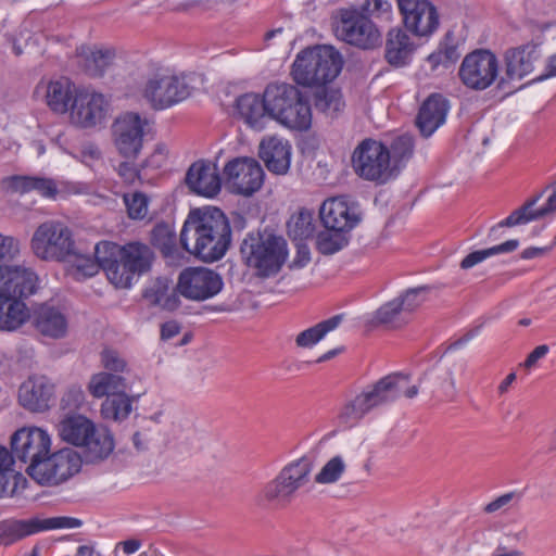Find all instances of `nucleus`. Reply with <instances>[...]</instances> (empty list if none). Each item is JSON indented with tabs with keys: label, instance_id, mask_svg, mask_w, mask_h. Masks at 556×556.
Instances as JSON below:
<instances>
[{
	"label": "nucleus",
	"instance_id": "2f4dec72",
	"mask_svg": "<svg viewBox=\"0 0 556 556\" xmlns=\"http://www.w3.org/2000/svg\"><path fill=\"white\" fill-rule=\"evenodd\" d=\"M312 470L313 462L311 458L302 457L285 466L277 476L295 496L298 490L309 481Z\"/></svg>",
	"mask_w": 556,
	"mask_h": 556
},
{
	"label": "nucleus",
	"instance_id": "f257e3e1",
	"mask_svg": "<svg viewBox=\"0 0 556 556\" xmlns=\"http://www.w3.org/2000/svg\"><path fill=\"white\" fill-rule=\"evenodd\" d=\"M231 243V227L224 212L205 206L191 210L180 231V244L205 263L219 261Z\"/></svg>",
	"mask_w": 556,
	"mask_h": 556
},
{
	"label": "nucleus",
	"instance_id": "680f3d73",
	"mask_svg": "<svg viewBox=\"0 0 556 556\" xmlns=\"http://www.w3.org/2000/svg\"><path fill=\"white\" fill-rule=\"evenodd\" d=\"M169 150L165 143H157L153 152L147 157L146 166L153 169L162 168L168 159Z\"/></svg>",
	"mask_w": 556,
	"mask_h": 556
},
{
	"label": "nucleus",
	"instance_id": "37998d69",
	"mask_svg": "<svg viewBox=\"0 0 556 556\" xmlns=\"http://www.w3.org/2000/svg\"><path fill=\"white\" fill-rule=\"evenodd\" d=\"M288 235L294 241H304L313 237L315 232L314 213L307 208H301L293 214L287 224Z\"/></svg>",
	"mask_w": 556,
	"mask_h": 556
},
{
	"label": "nucleus",
	"instance_id": "4be33fe9",
	"mask_svg": "<svg viewBox=\"0 0 556 556\" xmlns=\"http://www.w3.org/2000/svg\"><path fill=\"white\" fill-rule=\"evenodd\" d=\"M185 182L193 193L205 198L215 197L222 187L217 168L205 161H197L191 164L187 170Z\"/></svg>",
	"mask_w": 556,
	"mask_h": 556
},
{
	"label": "nucleus",
	"instance_id": "c9c22d12",
	"mask_svg": "<svg viewBox=\"0 0 556 556\" xmlns=\"http://www.w3.org/2000/svg\"><path fill=\"white\" fill-rule=\"evenodd\" d=\"M410 321L405 309L396 299H393L381 305L372 315L370 324L372 326H383L388 329H399Z\"/></svg>",
	"mask_w": 556,
	"mask_h": 556
},
{
	"label": "nucleus",
	"instance_id": "58836bf2",
	"mask_svg": "<svg viewBox=\"0 0 556 556\" xmlns=\"http://www.w3.org/2000/svg\"><path fill=\"white\" fill-rule=\"evenodd\" d=\"M29 318V312L23 299L0 301V329L15 330Z\"/></svg>",
	"mask_w": 556,
	"mask_h": 556
},
{
	"label": "nucleus",
	"instance_id": "473e14b6",
	"mask_svg": "<svg viewBox=\"0 0 556 556\" xmlns=\"http://www.w3.org/2000/svg\"><path fill=\"white\" fill-rule=\"evenodd\" d=\"M143 298L152 305L160 306L166 311L176 309L180 300L175 290L169 287L166 278H157L143 292Z\"/></svg>",
	"mask_w": 556,
	"mask_h": 556
},
{
	"label": "nucleus",
	"instance_id": "79ce46f5",
	"mask_svg": "<svg viewBox=\"0 0 556 556\" xmlns=\"http://www.w3.org/2000/svg\"><path fill=\"white\" fill-rule=\"evenodd\" d=\"M132 409V397L126 391L106 397L101 405V415L106 420L122 421Z\"/></svg>",
	"mask_w": 556,
	"mask_h": 556
},
{
	"label": "nucleus",
	"instance_id": "b1692460",
	"mask_svg": "<svg viewBox=\"0 0 556 556\" xmlns=\"http://www.w3.org/2000/svg\"><path fill=\"white\" fill-rule=\"evenodd\" d=\"M538 45L527 43L513 48L505 53V75L509 80H520L534 70V64L541 59Z\"/></svg>",
	"mask_w": 556,
	"mask_h": 556
},
{
	"label": "nucleus",
	"instance_id": "423d86ee",
	"mask_svg": "<svg viewBox=\"0 0 556 556\" xmlns=\"http://www.w3.org/2000/svg\"><path fill=\"white\" fill-rule=\"evenodd\" d=\"M351 164L359 178L378 185L386 184L396 176L389 147L375 139H364L357 144L352 153Z\"/></svg>",
	"mask_w": 556,
	"mask_h": 556
},
{
	"label": "nucleus",
	"instance_id": "3c124183",
	"mask_svg": "<svg viewBox=\"0 0 556 556\" xmlns=\"http://www.w3.org/2000/svg\"><path fill=\"white\" fill-rule=\"evenodd\" d=\"M122 248L119 244L111 241H101L94 247V258L99 266L106 271L112 264L121 258Z\"/></svg>",
	"mask_w": 556,
	"mask_h": 556
},
{
	"label": "nucleus",
	"instance_id": "f704fd0d",
	"mask_svg": "<svg viewBox=\"0 0 556 556\" xmlns=\"http://www.w3.org/2000/svg\"><path fill=\"white\" fill-rule=\"evenodd\" d=\"M153 257L152 250L144 243L129 242L122 248L121 258L138 276L150 269Z\"/></svg>",
	"mask_w": 556,
	"mask_h": 556
},
{
	"label": "nucleus",
	"instance_id": "864d4df0",
	"mask_svg": "<svg viewBox=\"0 0 556 556\" xmlns=\"http://www.w3.org/2000/svg\"><path fill=\"white\" fill-rule=\"evenodd\" d=\"M108 279L116 288H129L132 285L134 271L126 266L123 258L115 261L105 271Z\"/></svg>",
	"mask_w": 556,
	"mask_h": 556
},
{
	"label": "nucleus",
	"instance_id": "e433bc0d",
	"mask_svg": "<svg viewBox=\"0 0 556 556\" xmlns=\"http://www.w3.org/2000/svg\"><path fill=\"white\" fill-rule=\"evenodd\" d=\"M0 544L8 546L14 542L40 532L38 518L29 520H5L0 523Z\"/></svg>",
	"mask_w": 556,
	"mask_h": 556
},
{
	"label": "nucleus",
	"instance_id": "774afa93",
	"mask_svg": "<svg viewBox=\"0 0 556 556\" xmlns=\"http://www.w3.org/2000/svg\"><path fill=\"white\" fill-rule=\"evenodd\" d=\"M117 174L127 185H132L138 179V172L135 166L128 162H122L117 167Z\"/></svg>",
	"mask_w": 556,
	"mask_h": 556
},
{
	"label": "nucleus",
	"instance_id": "338daca9",
	"mask_svg": "<svg viewBox=\"0 0 556 556\" xmlns=\"http://www.w3.org/2000/svg\"><path fill=\"white\" fill-rule=\"evenodd\" d=\"M34 176H13L10 178V187L20 193L33 191Z\"/></svg>",
	"mask_w": 556,
	"mask_h": 556
},
{
	"label": "nucleus",
	"instance_id": "20e7f679",
	"mask_svg": "<svg viewBox=\"0 0 556 556\" xmlns=\"http://www.w3.org/2000/svg\"><path fill=\"white\" fill-rule=\"evenodd\" d=\"M341 54L330 46H315L302 50L292 64L293 80L304 87H323L341 72Z\"/></svg>",
	"mask_w": 556,
	"mask_h": 556
},
{
	"label": "nucleus",
	"instance_id": "6ab92c4d",
	"mask_svg": "<svg viewBox=\"0 0 556 556\" xmlns=\"http://www.w3.org/2000/svg\"><path fill=\"white\" fill-rule=\"evenodd\" d=\"M109 103L103 94L91 91H78L71 109V121L81 128H91L101 124L106 116Z\"/></svg>",
	"mask_w": 556,
	"mask_h": 556
},
{
	"label": "nucleus",
	"instance_id": "a211bd4d",
	"mask_svg": "<svg viewBox=\"0 0 556 556\" xmlns=\"http://www.w3.org/2000/svg\"><path fill=\"white\" fill-rule=\"evenodd\" d=\"M37 275L24 266L0 265V301L27 298L36 292Z\"/></svg>",
	"mask_w": 556,
	"mask_h": 556
},
{
	"label": "nucleus",
	"instance_id": "f03ea898",
	"mask_svg": "<svg viewBox=\"0 0 556 556\" xmlns=\"http://www.w3.org/2000/svg\"><path fill=\"white\" fill-rule=\"evenodd\" d=\"M407 383L408 376L403 374L381 378L343 405L339 414L340 422L353 427L372 409L394 402L402 394L407 399L415 397L418 394V387H407Z\"/></svg>",
	"mask_w": 556,
	"mask_h": 556
},
{
	"label": "nucleus",
	"instance_id": "9b49d317",
	"mask_svg": "<svg viewBox=\"0 0 556 556\" xmlns=\"http://www.w3.org/2000/svg\"><path fill=\"white\" fill-rule=\"evenodd\" d=\"M80 467V455L75 450L65 447L49 453L41 465H35L31 479L41 485H58L76 475Z\"/></svg>",
	"mask_w": 556,
	"mask_h": 556
},
{
	"label": "nucleus",
	"instance_id": "72a5a7b5",
	"mask_svg": "<svg viewBox=\"0 0 556 556\" xmlns=\"http://www.w3.org/2000/svg\"><path fill=\"white\" fill-rule=\"evenodd\" d=\"M126 379L117 374L102 371L93 375L88 383V390L93 397H110L126 391Z\"/></svg>",
	"mask_w": 556,
	"mask_h": 556
},
{
	"label": "nucleus",
	"instance_id": "39448f33",
	"mask_svg": "<svg viewBox=\"0 0 556 556\" xmlns=\"http://www.w3.org/2000/svg\"><path fill=\"white\" fill-rule=\"evenodd\" d=\"M242 258L258 276L277 274L288 256L287 242L277 236L249 235L241 244Z\"/></svg>",
	"mask_w": 556,
	"mask_h": 556
},
{
	"label": "nucleus",
	"instance_id": "7ed1b4c3",
	"mask_svg": "<svg viewBox=\"0 0 556 556\" xmlns=\"http://www.w3.org/2000/svg\"><path fill=\"white\" fill-rule=\"evenodd\" d=\"M268 117L295 130H306L312 124V112L301 91L288 83H270L265 88Z\"/></svg>",
	"mask_w": 556,
	"mask_h": 556
},
{
	"label": "nucleus",
	"instance_id": "412c9836",
	"mask_svg": "<svg viewBox=\"0 0 556 556\" xmlns=\"http://www.w3.org/2000/svg\"><path fill=\"white\" fill-rule=\"evenodd\" d=\"M450 101L441 93H431L421 103L416 117V126L424 137H430L445 121Z\"/></svg>",
	"mask_w": 556,
	"mask_h": 556
},
{
	"label": "nucleus",
	"instance_id": "bb28decb",
	"mask_svg": "<svg viewBox=\"0 0 556 556\" xmlns=\"http://www.w3.org/2000/svg\"><path fill=\"white\" fill-rule=\"evenodd\" d=\"M291 146L277 137L264 139L260 146V157L269 172L281 175L290 167Z\"/></svg>",
	"mask_w": 556,
	"mask_h": 556
},
{
	"label": "nucleus",
	"instance_id": "13d9d810",
	"mask_svg": "<svg viewBox=\"0 0 556 556\" xmlns=\"http://www.w3.org/2000/svg\"><path fill=\"white\" fill-rule=\"evenodd\" d=\"M68 262H74L77 271L85 277L97 275L101 268L96 258L93 260L90 256L78 254L76 250L75 255H73Z\"/></svg>",
	"mask_w": 556,
	"mask_h": 556
},
{
	"label": "nucleus",
	"instance_id": "bf43d9fd",
	"mask_svg": "<svg viewBox=\"0 0 556 556\" xmlns=\"http://www.w3.org/2000/svg\"><path fill=\"white\" fill-rule=\"evenodd\" d=\"M217 5L216 0H187L176 7V11L199 14L213 10Z\"/></svg>",
	"mask_w": 556,
	"mask_h": 556
},
{
	"label": "nucleus",
	"instance_id": "8fccbe9b",
	"mask_svg": "<svg viewBox=\"0 0 556 556\" xmlns=\"http://www.w3.org/2000/svg\"><path fill=\"white\" fill-rule=\"evenodd\" d=\"M346 469L342 456L337 455L330 458L315 476V482L318 484H332L339 481Z\"/></svg>",
	"mask_w": 556,
	"mask_h": 556
},
{
	"label": "nucleus",
	"instance_id": "0e129e2a",
	"mask_svg": "<svg viewBox=\"0 0 556 556\" xmlns=\"http://www.w3.org/2000/svg\"><path fill=\"white\" fill-rule=\"evenodd\" d=\"M438 49L447 60V63H454L459 58L457 45L452 33H447L443 40L440 42Z\"/></svg>",
	"mask_w": 556,
	"mask_h": 556
},
{
	"label": "nucleus",
	"instance_id": "ea45409f",
	"mask_svg": "<svg viewBox=\"0 0 556 556\" xmlns=\"http://www.w3.org/2000/svg\"><path fill=\"white\" fill-rule=\"evenodd\" d=\"M342 320L343 314H338L301 331L295 338L296 345L299 348H312L323 340L327 333L337 329Z\"/></svg>",
	"mask_w": 556,
	"mask_h": 556
},
{
	"label": "nucleus",
	"instance_id": "4c0bfd02",
	"mask_svg": "<svg viewBox=\"0 0 556 556\" xmlns=\"http://www.w3.org/2000/svg\"><path fill=\"white\" fill-rule=\"evenodd\" d=\"M86 458L88 462H98L106 458L114 448L112 434L106 429L92 430L86 443H84Z\"/></svg>",
	"mask_w": 556,
	"mask_h": 556
},
{
	"label": "nucleus",
	"instance_id": "cd10ccee",
	"mask_svg": "<svg viewBox=\"0 0 556 556\" xmlns=\"http://www.w3.org/2000/svg\"><path fill=\"white\" fill-rule=\"evenodd\" d=\"M34 326L45 337L61 339L67 333L68 320L60 308L43 304L35 312Z\"/></svg>",
	"mask_w": 556,
	"mask_h": 556
},
{
	"label": "nucleus",
	"instance_id": "393cba45",
	"mask_svg": "<svg viewBox=\"0 0 556 556\" xmlns=\"http://www.w3.org/2000/svg\"><path fill=\"white\" fill-rule=\"evenodd\" d=\"M540 198L541 194H538L527 200L523 205L515 210L508 217L493 226L490 230L491 235L500 228L525 225L556 212V186L553 193L548 197L545 205L538 210H533V206L536 204Z\"/></svg>",
	"mask_w": 556,
	"mask_h": 556
},
{
	"label": "nucleus",
	"instance_id": "a878e982",
	"mask_svg": "<svg viewBox=\"0 0 556 556\" xmlns=\"http://www.w3.org/2000/svg\"><path fill=\"white\" fill-rule=\"evenodd\" d=\"M415 48L414 41L405 29L392 28L387 34L384 59L394 67H403L410 62Z\"/></svg>",
	"mask_w": 556,
	"mask_h": 556
},
{
	"label": "nucleus",
	"instance_id": "6e6552de",
	"mask_svg": "<svg viewBox=\"0 0 556 556\" xmlns=\"http://www.w3.org/2000/svg\"><path fill=\"white\" fill-rule=\"evenodd\" d=\"M192 89L186 75L156 73L147 80L142 96L152 109L164 110L189 98Z\"/></svg>",
	"mask_w": 556,
	"mask_h": 556
},
{
	"label": "nucleus",
	"instance_id": "0eeeda50",
	"mask_svg": "<svg viewBox=\"0 0 556 556\" xmlns=\"http://www.w3.org/2000/svg\"><path fill=\"white\" fill-rule=\"evenodd\" d=\"M30 248L38 258L48 262H66L75 255L73 232L58 220L40 224L33 233Z\"/></svg>",
	"mask_w": 556,
	"mask_h": 556
},
{
	"label": "nucleus",
	"instance_id": "2eb2a0df",
	"mask_svg": "<svg viewBox=\"0 0 556 556\" xmlns=\"http://www.w3.org/2000/svg\"><path fill=\"white\" fill-rule=\"evenodd\" d=\"M406 30L417 37L431 36L440 25L437 8L430 0H397Z\"/></svg>",
	"mask_w": 556,
	"mask_h": 556
},
{
	"label": "nucleus",
	"instance_id": "5fc2aeb1",
	"mask_svg": "<svg viewBox=\"0 0 556 556\" xmlns=\"http://www.w3.org/2000/svg\"><path fill=\"white\" fill-rule=\"evenodd\" d=\"M124 203L127 214L131 219H142L148 213L149 199L142 192H134L124 194Z\"/></svg>",
	"mask_w": 556,
	"mask_h": 556
},
{
	"label": "nucleus",
	"instance_id": "4d7b16f0",
	"mask_svg": "<svg viewBox=\"0 0 556 556\" xmlns=\"http://www.w3.org/2000/svg\"><path fill=\"white\" fill-rule=\"evenodd\" d=\"M81 526V521L73 517H51L46 519H38V527L40 531L51 529H74Z\"/></svg>",
	"mask_w": 556,
	"mask_h": 556
},
{
	"label": "nucleus",
	"instance_id": "c756f323",
	"mask_svg": "<svg viewBox=\"0 0 556 556\" xmlns=\"http://www.w3.org/2000/svg\"><path fill=\"white\" fill-rule=\"evenodd\" d=\"M94 430V424L81 415H73L64 418L59 425V434L62 440L83 446Z\"/></svg>",
	"mask_w": 556,
	"mask_h": 556
},
{
	"label": "nucleus",
	"instance_id": "de8ad7c7",
	"mask_svg": "<svg viewBox=\"0 0 556 556\" xmlns=\"http://www.w3.org/2000/svg\"><path fill=\"white\" fill-rule=\"evenodd\" d=\"M348 230L321 231L317 236V250L325 255H331L342 250L348 244L344 232Z\"/></svg>",
	"mask_w": 556,
	"mask_h": 556
},
{
	"label": "nucleus",
	"instance_id": "c85d7f7f",
	"mask_svg": "<svg viewBox=\"0 0 556 556\" xmlns=\"http://www.w3.org/2000/svg\"><path fill=\"white\" fill-rule=\"evenodd\" d=\"M293 498L292 492L276 476L254 495L253 505L260 510H276L287 507Z\"/></svg>",
	"mask_w": 556,
	"mask_h": 556
},
{
	"label": "nucleus",
	"instance_id": "09e8293b",
	"mask_svg": "<svg viewBox=\"0 0 556 556\" xmlns=\"http://www.w3.org/2000/svg\"><path fill=\"white\" fill-rule=\"evenodd\" d=\"M413 150L414 140L410 135H401L391 142L389 151L394 173L397 174L401 163L412 156Z\"/></svg>",
	"mask_w": 556,
	"mask_h": 556
},
{
	"label": "nucleus",
	"instance_id": "c03bdc74",
	"mask_svg": "<svg viewBox=\"0 0 556 556\" xmlns=\"http://www.w3.org/2000/svg\"><path fill=\"white\" fill-rule=\"evenodd\" d=\"M519 245V241L516 239L508 240L501 244L494 245L492 248H488L484 250H478L469 253L467 256L463 258L460 262V268L469 269L475 265L483 262L488 257L501 254V253H509L515 251Z\"/></svg>",
	"mask_w": 556,
	"mask_h": 556
},
{
	"label": "nucleus",
	"instance_id": "a18cd8bd",
	"mask_svg": "<svg viewBox=\"0 0 556 556\" xmlns=\"http://www.w3.org/2000/svg\"><path fill=\"white\" fill-rule=\"evenodd\" d=\"M151 242L164 256H172L176 249L174 228L166 223L156 224L151 231Z\"/></svg>",
	"mask_w": 556,
	"mask_h": 556
},
{
	"label": "nucleus",
	"instance_id": "aec40b11",
	"mask_svg": "<svg viewBox=\"0 0 556 556\" xmlns=\"http://www.w3.org/2000/svg\"><path fill=\"white\" fill-rule=\"evenodd\" d=\"M54 386L46 376H30L18 389L20 404L34 413H41L50 407Z\"/></svg>",
	"mask_w": 556,
	"mask_h": 556
},
{
	"label": "nucleus",
	"instance_id": "7c9ffc66",
	"mask_svg": "<svg viewBox=\"0 0 556 556\" xmlns=\"http://www.w3.org/2000/svg\"><path fill=\"white\" fill-rule=\"evenodd\" d=\"M265 102V91L263 94L248 92L241 94L236 100V110L247 124L252 127L257 126L263 117L268 116Z\"/></svg>",
	"mask_w": 556,
	"mask_h": 556
},
{
	"label": "nucleus",
	"instance_id": "ddd939ff",
	"mask_svg": "<svg viewBox=\"0 0 556 556\" xmlns=\"http://www.w3.org/2000/svg\"><path fill=\"white\" fill-rule=\"evenodd\" d=\"M224 287L223 278L205 267H188L178 277L177 291L186 299L204 301L218 294Z\"/></svg>",
	"mask_w": 556,
	"mask_h": 556
},
{
	"label": "nucleus",
	"instance_id": "f8f14e48",
	"mask_svg": "<svg viewBox=\"0 0 556 556\" xmlns=\"http://www.w3.org/2000/svg\"><path fill=\"white\" fill-rule=\"evenodd\" d=\"M148 119L135 112H126L112 124V140L117 152L125 159H136L143 147Z\"/></svg>",
	"mask_w": 556,
	"mask_h": 556
},
{
	"label": "nucleus",
	"instance_id": "69168bd1",
	"mask_svg": "<svg viewBox=\"0 0 556 556\" xmlns=\"http://www.w3.org/2000/svg\"><path fill=\"white\" fill-rule=\"evenodd\" d=\"M33 184V191H37L39 194L46 198H55L58 193V187L53 179L34 177Z\"/></svg>",
	"mask_w": 556,
	"mask_h": 556
},
{
	"label": "nucleus",
	"instance_id": "5701e85b",
	"mask_svg": "<svg viewBox=\"0 0 556 556\" xmlns=\"http://www.w3.org/2000/svg\"><path fill=\"white\" fill-rule=\"evenodd\" d=\"M36 92H41L50 110L59 114H64L70 108L72 109V104L78 93L75 85L66 77L40 83L36 88Z\"/></svg>",
	"mask_w": 556,
	"mask_h": 556
},
{
	"label": "nucleus",
	"instance_id": "dca6fc26",
	"mask_svg": "<svg viewBox=\"0 0 556 556\" xmlns=\"http://www.w3.org/2000/svg\"><path fill=\"white\" fill-rule=\"evenodd\" d=\"M337 36L362 49H371L380 40V33L372 21L356 11L342 12Z\"/></svg>",
	"mask_w": 556,
	"mask_h": 556
},
{
	"label": "nucleus",
	"instance_id": "1a4fd4ad",
	"mask_svg": "<svg viewBox=\"0 0 556 556\" xmlns=\"http://www.w3.org/2000/svg\"><path fill=\"white\" fill-rule=\"evenodd\" d=\"M500 62L490 50L477 49L465 55L458 68V78L470 90L483 91L498 77Z\"/></svg>",
	"mask_w": 556,
	"mask_h": 556
},
{
	"label": "nucleus",
	"instance_id": "e2e57ef3",
	"mask_svg": "<svg viewBox=\"0 0 556 556\" xmlns=\"http://www.w3.org/2000/svg\"><path fill=\"white\" fill-rule=\"evenodd\" d=\"M20 253L18 240L0 233V261L13 260Z\"/></svg>",
	"mask_w": 556,
	"mask_h": 556
},
{
	"label": "nucleus",
	"instance_id": "4468645a",
	"mask_svg": "<svg viewBox=\"0 0 556 556\" xmlns=\"http://www.w3.org/2000/svg\"><path fill=\"white\" fill-rule=\"evenodd\" d=\"M224 176L231 192L249 197L262 187L264 170L252 157H236L225 165Z\"/></svg>",
	"mask_w": 556,
	"mask_h": 556
},
{
	"label": "nucleus",
	"instance_id": "9d476101",
	"mask_svg": "<svg viewBox=\"0 0 556 556\" xmlns=\"http://www.w3.org/2000/svg\"><path fill=\"white\" fill-rule=\"evenodd\" d=\"M11 448L15 460L27 465L25 471L31 478L34 466L41 465L50 453L51 439L47 431L38 427H24L11 438Z\"/></svg>",
	"mask_w": 556,
	"mask_h": 556
},
{
	"label": "nucleus",
	"instance_id": "49530a36",
	"mask_svg": "<svg viewBox=\"0 0 556 556\" xmlns=\"http://www.w3.org/2000/svg\"><path fill=\"white\" fill-rule=\"evenodd\" d=\"M114 56L112 49L90 50L85 58V70L90 76H101L112 64Z\"/></svg>",
	"mask_w": 556,
	"mask_h": 556
},
{
	"label": "nucleus",
	"instance_id": "052dcab7",
	"mask_svg": "<svg viewBox=\"0 0 556 556\" xmlns=\"http://www.w3.org/2000/svg\"><path fill=\"white\" fill-rule=\"evenodd\" d=\"M101 362L104 368L113 374L124 372L127 367L126 362L113 350H104L101 353Z\"/></svg>",
	"mask_w": 556,
	"mask_h": 556
},
{
	"label": "nucleus",
	"instance_id": "a19ab883",
	"mask_svg": "<svg viewBox=\"0 0 556 556\" xmlns=\"http://www.w3.org/2000/svg\"><path fill=\"white\" fill-rule=\"evenodd\" d=\"M344 100L340 89L323 86L314 93V106L327 116H336L344 109Z\"/></svg>",
	"mask_w": 556,
	"mask_h": 556
},
{
	"label": "nucleus",
	"instance_id": "f3484780",
	"mask_svg": "<svg viewBox=\"0 0 556 556\" xmlns=\"http://www.w3.org/2000/svg\"><path fill=\"white\" fill-rule=\"evenodd\" d=\"M319 217L328 230H351L361 222V212L356 203L340 195L323 202Z\"/></svg>",
	"mask_w": 556,
	"mask_h": 556
},
{
	"label": "nucleus",
	"instance_id": "603ef678",
	"mask_svg": "<svg viewBox=\"0 0 556 556\" xmlns=\"http://www.w3.org/2000/svg\"><path fill=\"white\" fill-rule=\"evenodd\" d=\"M428 291V287L421 286L408 289L400 296L395 298L400 302L403 309H405V313L409 319H412L413 313L426 301Z\"/></svg>",
	"mask_w": 556,
	"mask_h": 556
},
{
	"label": "nucleus",
	"instance_id": "6e6d98bb",
	"mask_svg": "<svg viewBox=\"0 0 556 556\" xmlns=\"http://www.w3.org/2000/svg\"><path fill=\"white\" fill-rule=\"evenodd\" d=\"M21 480L22 476L12 467L0 469V497L13 495Z\"/></svg>",
	"mask_w": 556,
	"mask_h": 556
}]
</instances>
